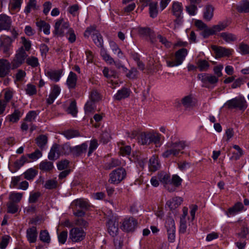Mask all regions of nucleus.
<instances>
[{"instance_id": "1", "label": "nucleus", "mask_w": 249, "mask_h": 249, "mask_svg": "<svg viewBox=\"0 0 249 249\" xmlns=\"http://www.w3.org/2000/svg\"><path fill=\"white\" fill-rule=\"evenodd\" d=\"M188 146V142L185 141H178L176 142H169L165 145V150L161 156L164 158H168L171 156L177 157L180 151Z\"/></svg>"}, {"instance_id": "2", "label": "nucleus", "mask_w": 249, "mask_h": 249, "mask_svg": "<svg viewBox=\"0 0 249 249\" xmlns=\"http://www.w3.org/2000/svg\"><path fill=\"white\" fill-rule=\"evenodd\" d=\"M197 78L202 83V87L208 89L214 88L218 82L217 76L208 73L198 74Z\"/></svg>"}, {"instance_id": "3", "label": "nucleus", "mask_w": 249, "mask_h": 249, "mask_svg": "<svg viewBox=\"0 0 249 249\" xmlns=\"http://www.w3.org/2000/svg\"><path fill=\"white\" fill-rule=\"evenodd\" d=\"M224 106L230 109L239 108L240 110H244L247 108V105L245 98L242 96H239L227 101Z\"/></svg>"}, {"instance_id": "4", "label": "nucleus", "mask_w": 249, "mask_h": 249, "mask_svg": "<svg viewBox=\"0 0 249 249\" xmlns=\"http://www.w3.org/2000/svg\"><path fill=\"white\" fill-rule=\"evenodd\" d=\"M188 54V51L185 48H182L175 53L174 60H166L167 65L169 67H173L181 65Z\"/></svg>"}, {"instance_id": "5", "label": "nucleus", "mask_w": 249, "mask_h": 249, "mask_svg": "<svg viewBox=\"0 0 249 249\" xmlns=\"http://www.w3.org/2000/svg\"><path fill=\"white\" fill-rule=\"evenodd\" d=\"M96 27L95 25L90 26L87 28L84 33V36L89 37L92 33V39L96 45L99 47H103V40L101 34L99 32L96 30Z\"/></svg>"}, {"instance_id": "6", "label": "nucleus", "mask_w": 249, "mask_h": 249, "mask_svg": "<svg viewBox=\"0 0 249 249\" xmlns=\"http://www.w3.org/2000/svg\"><path fill=\"white\" fill-rule=\"evenodd\" d=\"M27 56L23 47L19 48L15 57L11 62L12 63V69H15L20 67L24 62Z\"/></svg>"}, {"instance_id": "7", "label": "nucleus", "mask_w": 249, "mask_h": 249, "mask_svg": "<svg viewBox=\"0 0 249 249\" xmlns=\"http://www.w3.org/2000/svg\"><path fill=\"white\" fill-rule=\"evenodd\" d=\"M126 171L124 169L118 168L109 174V179L111 183L118 184L125 177Z\"/></svg>"}, {"instance_id": "8", "label": "nucleus", "mask_w": 249, "mask_h": 249, "mask_svg": "<svg viewBox=\"0 0 249 249\" xmlns=\"http://www.w3.org/2000/svg\"><path fill=\"white\" fill-rule=\"evenodd\" d=\"M138 224L137 219L134 217H129L124 219L121 228L125 232L133 231L136 229Z\"/></svg>"}, {"instance_id": "9", "label": "nucleus", "mask_w": 249, "mask_h": 249, "mask_svg": "<svg viewBox=\"0 0 249 249\" xmlns=\"http://www.w3.org/2000/svg\"><path fill=\"white\" fill-rule=\"evenodd\" d=\"M85 236L86 233L82 229L73 228L70 231V239L74 242H77L83 240Z\"/></svg>"}, {"instance_id": "10", "label": "nucleus", "mask_w": 249, "mask_h": 249, "mask_svg": "<svg viewBox=\"0 0 249 249\" xmlns=\"http://www.w3.org/2000/svg\"><path fill=\"white\" fill-rule=\"evenodd\" d=\"M139 35L142 37L149 38L151 43L154 44L156 41L155 35L152 30L148 27H139L137 28Z\"/></svg>"}, {"instance_id": "11", "label": "nucleus", "mask_w": 249, "mask_h": 249, "mask_svg": "<svg viewBox=\"0 0 249 249\" xmlns=\"http://www.w3.org/2000/svg\"><path fill=\"white\" fill-rule=\"evenodd\" d=\"M12 69V63L7 59H0V77L3 78L8 75L10 69Z\"/></svg>"}, {"instance_id": "12", "label": "nucleus", "mask_w": 249, "mask_h": 249, "mask_svg": "<svg viewBox=\"0 0 249 249\" xmlns=\"http://www.w3.org/2000/svg\"><path fill=\"white\" fill-rule=\"evenodd\" d=\"M212 49L215 53L216 57L219 58L225 56H229L233 52L232 49L220 46L218 47L215 45L212 46Z\"/></svg>"}, {"instance_id": "13", "label": "nucleus", "mask_w": 249, "mask_h": 249, "mask_svg": "<svg viewBox=\"0 0 249 249\" xmlns=\"http://www.w3.org/2000/svg\"><path fill=\"white\" fill-rule=\"evenodd\" d=\"M244 208V205L241 202H237L232 207L228 209L226 214L228 217L234 216L243 211Z\"/></svg>"}, {"instance_id": "14", "label": "nucleus", "mask_w": 249, "mask_h": 249, "mask_svg": "<svg viewBox=\"0 0 249 249\" xmlns=\"http://www.w3.org/2000/svg\"><path fill=\"white\" fill-rule=\"evenodd\" d=\"M115 219H109L107 222L108 233L112 236H116L118 232V224Z\"/></svg>"}, {"instance_id": "15", "label": "nucleus", "mask_w": 249, "mask_h": 249, "mask_svg": "<svg viewBox=\"0 0 249 249\" xmlns=\"http://www.w3.org/2000/svg\"><path fill=\"white\" fill-rule=\"evenodd\" d=\"M38 232L36 227L32 226L26 230V238L30 243H34L37 240Z\"/></svg>"}, {"instance_id": "16", "label": "nucleus", "mask_w": 249, "mask_h": 249, "mask_svg": "<svg viewBox=\"0 0 249 249\" xmlns=\"http://www.w3.org/2000/svg\"><path fill=\"white\" fill-rule=\"evenodd\" d=\"M61 91V89L60 87L57 85H54L52 89L50 94L49 95V97L47 99V103L49 105L53 104L54 100L59 95Z\"/></svg>"}, {"instance_id": "17", "label": "nucleus", "mask_w": 249, "mask_h": 249, "mask_svg": "<svg viewBox=\"0 0 249 249\" xmlns=\"http://www.w3.org/2000/svg\"><path fill=\"white\" fill-rule=\"evenodd\" d=\"M77 82V75L73 71H70L66 81V85L69 89H74L76 88Z\"/></svg>"}, {"instance_id": "18", "label": "nucleus", "mask_w": 249, "mask_h": 249, "mask_svg": "<svg viewBox=\"0 0 249 249\" xmlns=\"http://www.w3.org/2000/svg\"><path fill=\"white\" fill-rule=\"evenodd\" d=\"M176 106L180 107L182 105L185 109H187L193 107V97L191 95L184 96L180 101H177Z\"/></svg>"}, {"instance_id": "19", "label": "nucleus", "mask_w": 249, "mask_h": 249, "mask_svg": "<svg viewBox=\"0 0 249 249\" xmlns=\"http://www.w3.org/2000/svg\"><path fill=\"white\" fill-rule=\"evenodd\" d=\"M63 72L62 70H50L45 72V74L50 79L55 82L59 81Z\"/></svg>"}, {"instance_id": "20", "label": "nucleus", "mask_w": 249, "mask_h": 249, "mask_svg": "<svg viewBox=\"0 0 249 249\" xmlns=\"http://www.w3.org/2000/svg\"><path fill=\"white\" fill-rule=\"evenodd\" d=\"M71 206L73 210H77V209L87 210L89 204L86 200L80 198L74 200L71 204Z\"/></svg>"}, {"instance_id": "21", "label": "nucleus", "mask_w": 249, "mask_h": 249, "mask_svg": "<svg viewBox=\"0 0 249 249\" xmlns=\"http://www.w3.org/2000/svg\"><path fill=\"white\" fill-rule=\"evenodd\" d=\"M60 153L59 145L54 144L52 147L48 154V159L51 160H56L59 157Z\"/></svg>"}, {"instance_id": "22", "label": "nucleus", "mask_w": 249, "mask_h": 249, "mask_svg": "<svg viewBox=\"0 0 249 249\" xmlns=\"http://www.w3.org/2000/svg\"><path fill=\"white\" fill-rule=\"evenodd\" d=\"M88 148V144L86 143L74 146L72 147V155L74 157H79L83 153H85Z\"/></svg>"}, {"instance_id": "23", "label": "nucleus", "mask_w": 249, "mask_h": 249, "mask_svg": "<svg viewBox=\"0 0 249 249\" xmlns=\"http://www.w3.org/2000/svg\"><path fill=\"white\" fill-rule=\"evenodd\" d=\"M54 166L51 161L44 160L40 162L39 165V169L45 172H50L53 169Z\"/></svg>"}, {"instance_id": "24", "label": "nucleus", "mask_w": 249, "mask_h": 249, "mask_svg": "<svg viewBox=\"0 0 249 249\" xmlns=\"http://www.w3.org/2000/svg\"><path fill=\"white\" fill-rule=\"evenodd\" d=\"M160 167V163L158 157L156 156H153L149 160V168L151 171L155 172Z\"/></svg>"}, {"instance_id": "25", "label": "nucleus", "mask_w": 249, "mask_h": 249, "mask_svg": "<svg viewBox=\"0 0 249 249\" xmlns=\"http://www.w3.org/2000/svg\"><path fill=\"white\" fill-rule=\"evenodd\" d=\"M11 20L9 17H0V31L10 28Z\"/></svg>"}, {"instance_id": "26", "label": "nucleus", "mask_w": 249, "mask_h": 249, "mask_svg": "<svg viewBox=\"0 0 249 249\" xmlns=\"http://www.w3.org/2000/svg\"><path fill=\"white\" fill-rule=\"evenodd\" d=\"M182 202V199L181 197H174L166 202V205L169 207L171 210H173L178 207Z\"/></svg>"}, {"instance_id": "27", "label": "nucleus", "mask_w": 249, "mask_h": 249, "mask_svg": "<svg viewBox=\"0 0 249 249\" xmlns=\"http://www.w3.org/2000/svg\"><path fill=\"white\" fill-rule=\"evenodd\" d=\"M62 22L63 19H61L55 22L53 33L57 36H62L65 34L64 30L61 27Z\"/></svg>"}, {"instance_id": "28", "label": "nucleus", "mask_w": 249, "mask_h": 249, "mask_svg": "<svg viewBox=\"0 0 249 249\" xmlns=\"http://www.w3.org/2000/svg\"><path fill=\"white\" fill-rule=\"evenodd\" d=\"M130 90L127 88H124L118 91L115 95V98L117 100H121L123 99L128 97L130 95Z\"/></svg>"}, {"instance_id": "29", "label": "nucleus", "mask_w": 249, "mask_h": 249, "mask_svg": "<svg viewBox=\"0 0 249 249\" xmlns=\"http://www.w3.org/2000/svg\"><path fill=\"white\" fill-rule=\"evenodd\" d=\"M121 164V161L119 159H112L109 161L105 164L104 168L106 170H110L113 168L120 166Z\"/></svg>"}, {"instance_id": "30", "label": "nucleus", "mask_w": 249, "mask_h": 249, "mask_svg": "<svg viewBox=\"0 0 249 249\" xmlns=\"http://www.w3.org/2000/svg\"><path fill=\"white\" fill-rule=\"evenodd\" d=\"M37 146L41 149H43L48 142V137L45 135H40L35 140Z\"/></svg>"}, {"instance_id": "31", "label": "nucleus", "mask_w": 249, "mask_h": 249, "mask_svg": "<svg viewBox=\"0 0 249 249\" xmlns=\"http://www.w3.org/2000/svg\"><path fill=\"white\" fill-rule=\"evenodd\" d=\"M236 9L241 13L249 12V1L248 0H243L237 5Z\"/></svg>"}, {"instance_id": "32", "label": "nucleus", "mask_w": 249, "mask_h": 249, "mask_svg": "<svg viewBox=\"0 0 249 249\" xmlns=\"http://www.w3.org/2000/svg\"><path fill=\"white\" fill-rule=\"evenodd\" d=\"M196 64L197 66V68L200 71H206L210 67L209 62L204 59H198V61L196 62Z\"/></svg>"}, {"instance_id": "33", "label": "nucleus", "mask_w": 249, "mask_h": 249, "mask_svg": "<svg viewBox=\"0 0 249 249\" xmlns=\"http://www.w3.org/2000/svg\"><path fill=\"white\" fill-rule=\"evenodd\" d=\"M22 114L23 113L18 109H15L14 112L8 115V117L10 122L16 123L19 120Z\"/></svg>"}, {"instance_id": "34", "label": "nucleus", "mask_w": 249, "mask_h": 249, "mask_svg": "<svg viewBox=\"0 0 249 249\" xmlns=\"http://www.w3.org/2000/svg\"><path fill=\"white\" fill-rule=\"evenodd\" d=\"M183 8L181 3L178 1L174 2L172 4V13L174 16H180Z\"/></svg>"}, {"instance_id": "35", "label": "nucleus", "mask_w": 249, "mask_h": 249, "mask_svg": "<svg viewBox=\"0 0 249 249\" xmlns=\"http://www.w3.org/2000/svg\"><path fill=\"white\" fill-rule=\"evenodd\" d=\"M230 21L227 20L219 22L218 24L213 26L215 34L221 31L224 30L227 26L230 25Z\"/></svg>"}, {"instance_id": "36", "label": "nucleus", "mask_w": 249, "mask_h": 249, "mask_svg": "<svg viewBox=\"0 0 249 249\" xmlns=\"http://www.w3.org/2000/svg\"><path fill=\"white\" fill-rule=\"evenodd\" d=\"M62 134L68 139H71L80 136L78 131L73 129H68L63 132Z\"/></svg>"}, {"instance_id": "37", "label": "nucleus", "mask_w": 249, "mask_h": 249, "mask_svg": "<svg viewBox=\"0 0 249 249\" xmlns=\"http://www.w3.org/2000/svg\"><path fill=\"white\" fill-rule=\"evenodd\" d=\"M36 26L38 27L40 30L43 29V32L46 35L50 34V26L46 22L43 20H40L36 22Z\"/></svg>"}, {"instance_id": "38", "label": "nucleus", "mask_w": 249, "mask_h": 249, "mask_svg": "<svg viewBox=\"0 0 249 249\" xmlns=\"http://www.w3.org/2000/svg\"><path fill=\"white\" fill-rule=\"evenodd\" d=\"M89 98V100L95 103L101 100L102 96L97 89H93L90 92Z\"/></svg>"}, {"instance_id": "39", "label": "nucleus", "mask_w": 249, "mask_h": 249, "mask_svg": "<svg viewBox=\"0 0 249 249\" xmlns=\"http://www.w3.org/2000/svg\"><path fill=\"white\" fill-rule=\"evenodd\" d=\"M39 239L43 242L49 244L51 241V238L47 230H41L39 235Z\"/></svg>"}, {"instance_id": "40", "label": "nucleus", "mask_w": 249, "mask_h": 249, "mask_svg": "<svg viewBox=\"0 0 249 249\" xmlns=\"http://www.w3.org/2000/svg\"><path fill=\"white\" fill-rule=\"evenodd\" d=\"M161 135L159 133H149L150 143H154L157 145L160 143Z\"/></svg>"}, {"instance_id": "41", "label": "nucleus", "mask_w": 249, "mask_h": 249, "mask_svg": "<svg viewBox=\"0 0 249 249\" xmlns=\"http://www.w3.org/2000/svg\"><path fill=\"white\" fill-rule=\"evenodd\" d=\"M220 36L227 42L234 41L237 39L234 35L227 32L221 33Z\"/></svg>"}, {"instance_id": "42", "label": "nucleus", "mask_w": 249, "mask_h": 249, "mask_svg": "<svg viewBox=\"0 0 249 249\" xmlns=\"http://www.w3.org/2000/svg\"><path fill=\"white\" fill-rule=\"evenodd\" d=\"M138 142L142 145L149 144V133H142L139 136Z\"/></svg>"}, {"instance_id": "43", "label": "nucleus", "mask_w": 249, "mask_h": 249, "mask_svg": "<svg viewBox=\"0 0 249 249\" xmlns=\"http://www.w3.org/2000/svg\"><path fill=\"white\" fill-rule=\"evenodd\" d=\"M37 174V171L36 170L30 168L25 172L23 175L24 178L27 180H32L36 176Z\"/></svg>"}, {"instance_id": "44", "label": "nucleus", "mask_w": 249, "mask_h": 249, "mask_svg": "<svg viewBox=\"0 0 249 249\" xmlns=\"http://www.w3.org/2000/svg\"><path fill=\"white\" fill-rule=\"evenodd\" d=\"M95 102L89 100L85 105L84 109L86 114H88L94 112L95 107L94 106Z\"/></svg>"}, {"instance_id": "45", "label": "nucleus", "mask_w": 249, "mask_h": 249, "mask_svg": "<svg viewBox=\"0 0 249 249\" xmlns=\"http://www.w3.org/2000/svg\"><path fill=\"white\" fill-rule=\"evenodd\" d=\"M26 62L28 65L30 66L33 68L37 67L39 65L38 58L33 56L27 58Z\"/></svg>"}, {"instance_id": "46", "label": "nucleus", "mask_w": 249, "mask_h": 249, "mask_svg": "<svg viewBox=\"0 0 249 249\" xmlns=\"http://www.w3.org/2000/svg\"><path fill=\"white\" fill-rule=\"evenodd\" d=\"M158 4L157 2H152L149 4V10L150 16L157 15L159 13L160 9L158 8Z\"/></svg>"}, {"instance_id": "47", "label": "nucleus", "mask_w": 249, "mask_h": 249, "mask_svg": "<svg viewBox=\"0 0 249 249\" xmlns=\"http://www.w3.org/2000/svg\"><path fill=\"white\" fill-rule=\"evenodd\" d=\"M158 178L161 182L165 184V185H166L171 182L170 176L165 173L158 174Z\"/></svg>"}, {"instance_id": "48", "label": "nucleus", "mask_w": 249, "mask_h": 249, "mask_svg": "<svg viewBox=\"0 0 249 249\" xmlns=\"http://www.w3.org/2000/svg\"><path fill=\"white\" fill-rule=\"evenodd\" d=\"M31 160H28L26 156L23 155L18 160H17L14 163L15 167L17 168H20L26 162H30Z\"/></svg>"}, {"instance_id": "49", "label": "nucleus", "mask_w": 249, "mask_h": 249, "mask_svg": "<svg viewBox=\"0 0 249 249\" xmlns=\"http://www.w3.org/2000/svg\"><path fill=\"white\" fill-rule=\"evenodd\" d=\"M101 55L103 59L107 63L111 64L114 62L113 59L107 53V51L104 49L102 48L100 52Z\"/></svg>"}, {"instance_id": "50", "label": "nucleus", "mask_w": 249, "mask_h": 249, "mask_svg": "<svg viewBox=\"0 0 249 249\" xmlns=\"http://www.w3.org/2000/svg\"><path fill=\"white\" fill-rule=\"evenodd\" d=\"M23 196V193H11L9 195V199L12 201V202L18 203L21 199Z\"/></svg>"}, {"instance_id": "51", "label": "nucleus", "mask_w": 249, "mask_h": 249, "mask_svg": "<svg viewBox=\"0 0 249 249\" xmlns=\"http://www.w3.org/2000/svg\"><path fill=\"white\" fill-rule=\"evenodd\" d=\"M25 90L26 93L29 96L35 95L37 92L36 87L31 84H28L27 85Z\"/></svg>"}, {"instance_id": "52", "label": "nucleus", "mask_w": 249, "mask_h": 249, "mask_svg": "<svg viewBox=\"0 0 249 249\" xmlns=\"http://www.w3.org/2000/svg\"><path fill=\"white\" fill-rule=\"evenodd\" d=\"M36 5V0H29L24 10L25 14L28 15L32 10L35 9Z\"/></svg>"}, {"instance_id": "53", "label": "nucleus", "mask_w": 249, "mask_h": 249, "mask_svg": "<svg viewBox=\"0 0 249 249\" xmlns=\"http://www.w3.org/2000/svg\"><path fill=\"white\" fill-rule=\"evenodd\" d=\"M42 156V152L38 149H36L35 152L27 154L28 157L32 161H35Z\"/></svg>"}, {"instance_id": "54", "label": "nucleus", "mask_w": 249, "mask_h": 249, "mask_svg": "<svg viewBox=\"0 0 249 249\" xmlns=\"http://www.w3.org/2000/svg\"><path fill=\"white\" fill-rule=\"evenodd\" d=\"M57 181L54 179L47 180L44 184V187L47 189H53L57 187Z\"/></svg>"}, {"instance_id": "55", "label": "nucleus", "mask_w": 249, "mask_h": 249, "mask_svg": "<svg viewBox=\"0 0 249 249\" xmlns=\"http://www.w3.org/2000/svg\"><path fill=\"white\" fill-rule=\"evenodd\" d=\"M37 116V113L36 111H30L26 115V117L24 118L25 122L32 123L36 119Z\"/></svg>"}, {"instance_id": "56", "label": "nucleus", "mask_w": 249, "mask_h": 249, "mask_svg": "<svg viewBox=\"0 0 249 249\" xmlns=\"http://www.w3.org/2000/svg\"><path fill=\"white\" fill-rule=\"evenodd\" d=\"M182 181V179L178 175H174L172 176L170 183L175 187H178L181 184Z\"/></svg>"}, {"instance_id": "57", "label": "nucleus", "mask_w": 249, "mask_h": 249, "mask_svg": "<svg viewBox=\"0 0 249 249\" xmlns=\"http://www.w3.org/2000/svg\"><path fill=\"white\" fill-rule=\"evenodd\" d=\"M165 227L166 229V231L171 229L174 230L176 229L175 221L172 218L169 217L166 219L165 223Z\"/></svg>"}, {"instance_id": "58", "label": "nucleus", "mask_w": 249, "mask_h": 249, "mask_svg": "<svg viewBox=\"0 0 249 249\" xmlns=\"http://www.w3.org/2000/svg\"><path fill=\"white\" fill-rule=\"evenodd\" d=\"M110 139L111 136L109 133L106 130L102 133L100 142L104 144H106L110 141Z\"/></svg>"}, {"instance_id": "59", "label": "nucleus", "mask_w": 249, "mask_h": 249, "mask_svg": "<svg viewBox=\"0 0 249 249\" xmlns=\"http://www.w3.org/2000/svg\"><path fill=\"white\" fill-rule=\"evenodd\" d=\"M60 153L65 155H68L70 153H72V147L69 144H64L61 148Z\"/></svg>"}, {"instance_id": "60", "label": "nucleus", "mask_w": 249, "mask_h": 249, "mask_svg": "<svg viewBox=\"0 0 249 249\" xmlns=\"http://www.w3.org/2000/svg\"><path fill=\"white\" fill-rule=\"evenodd\" d=\"M41 196V193L39 192L31 193L29 198V202L30 203H36Z\"/></svg>"}, {"instance_id": "61", "label": "nucleus", "mask_w": 249, "mask_h": 249, "mask_svg": "<svg viewBox=\"0 0 249 249\" xmlns=\"http://www.w3.org/2000/svg\"><path fill=\"white\" fill-rule=\"evenodd\" d=\"M214 34H215L213 26L212 28H208L207 27H205L203 31H202V32L201 33L202 36L204 38H207L210 36L213 35Z\"/></svg>"}, {"instance_id": "62", "label": "nucleus", "mask_w": 249, "mask_h": 249, "mask_svg": "<svg viewBox=\"0 0 249 249\" xmlns=\"http://www.w3.org/2000/svg\"><path fill=\"white\" fill-rule=\"evenodd\" d=\"M98 145V142L96 140L94 139L90 141L89 152L88 153V157L90 156L92 153L97 148Z\"/></svg>"}, {"instance_id": "63", "label": "nucleus", "mask_w": 249, "mask_h": 249, "mask_svg": "<svg viewBox=\"0 0 249 249\" xmlns=\"http://www.w3.org/2000/svg\"><path fill=\"white\" fill-rule=\"evenodd\" d=\"M68 237V232L67 231H61L58 234V239L59 242L61 244L65 243Z\"/></svg>"}, {"instance_id": "64", "label": "nucleus", "mask_w": 249, "mask_h": 249, "mask_svg": "<svg viewBox=\"0 0 249 249\" xmlns=\"http://www.w3.org/2000/svg\"><path fill=\"white\" fill-rule=\"evenodd\" d=\"M185 8L186 11L189 15L191 16H194L196 14V11L197 8L195 4H190L189 5L186 6Z\"/></svg>"}]
</instances>
